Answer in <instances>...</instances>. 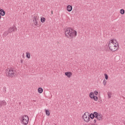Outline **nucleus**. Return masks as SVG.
<instances>
[{"instance_id":"obj_1","label":"nucleus","mask_w":125,"mask_h":125,"mask_svg":"<svg viewBox=\"0 0 125 125\" xmlns=\"http://www.w3.org/2000/svg\"><path fill=\"white\" fill-rule=\"evenodd\" d=\"M65 35L68 39H73L77 37V31L70 27L66 28L65 29Z\"/></svg>"},{"instance_id":"obj_2","label":"nucleus","mask_w":125,"mask_h":125,"mask_svg":"<svg viewBox=\"0 0 125 125\" xmlns=\"http://www.w3.org/2000/svg\"><path fill=\"white\" fill-rule=\"evenodd\" d=\"M8 71L6 73L7 77L9 78H13L15 77L16 75L15 73L16 72V70H15V68L14 67H11L10 68H8Z\"/></svg>"},{"instance_id":"obj_3","label":"nucleus","mask_w":125,"mask_h":125,"mask_svg":"<svg viewBox=\"0 0 125 125\" xmlns=\"http://www.w3.org/2000/svg\"><path fill=\"white\" fill-rule=\"evenodd\" d=\"M21 119V121L23 125H27L29 123V117L27 115H23L20 117Z\"/></svg>"},{"instance_id":"obj_4","label":"nucleus","mask_w":125,"mask_h":125,"mask_svg":"<svg viewBox=\"0 0 125 125\" xmlns=\"http://www.w3.org/2000/svg\"><path fill=\"white\" fill-rule=\"evenodd\" d=\"M108 46L111 51H116L118 49V47L116 45V44H113V43H109Z\"/></svg>"},{"instance_id":"obj_5","label":"nucleus","mask_w":125,"mask_h":125,"mask_svg":"<svg viewBox=\"0 0 125 125\" xmlns=\"http://www.w3.org/2000/svg\"><path fill=\"white\" fill-rule=\"evenodd\" d=\"M89 113L88 112H86L84 113L83 115L82 116L83 119H84V121L86 122V123H88L89 121H90V119H89Z\"/></svg>"},{"instance_id":"obj_6","label":"nucleus","mask_w":125,"mask_h":125,"mask_svg":"<svg viewBox=\"0 0 125 125\" xmlns=\"http://www.w3.org/2000/svg\"><path fill=\"white\" fill-rule=\"evenodd\" d=\"M15 31H17V28L15 25H13L12 27H10L8 28V32L10 34L12 32H15Z\"/></svg>"},{"instance_id":"obj_7","label":"nucleus","mask_w":125,"mask_h":125,"mask_svg":"<svg viewBox=\"0 0 125 125\" xmlns=\"http://www.w3.org/2000/svg\"><path fill=\"white\" fill-rule=\"evenodd\" d=\"M97 116V112H94L93 113H89V119H91V120H93L94 118Z\"/></svg>"},{"instance_id":"obj_8","label":"nucleus","mask_w":125,"mask_h":125,"mask_svg":"<svg viewBox=\"0 0 125 125\" xmlns=\"http://www.w3.org/2000/svg\"><path fill=\"white\" fill-rule=\"evenodd\" d=\"M109 43H113V44H116V46L119 47V43H118V42L115 39H112L111 41H109Z\"/></svg>"},{"instance_id":"obj_9","label":"nucleus","mask_w":125,"mask_h":125,"mask_svg":"<svg viewBox=\"0 0 125 125\" xmlns=\"http://www.w3.org/2000/svg\"><path fill=\"white\" fill-rule=\"evenodd\" d=\"M33 24L35 26H38V17L34 16L33 17Z\"/></svg>"},{"instance_id":"obj_10","label":"nucleus","mask_w":125,"mask_h":125,"mask_svg":"<svg viewBox=\"0 0 125 125\" xmlns=\"http://www.w3.org/2000/svg\"><path fill=\"white\" fill-rule=\"evenodd\" d=\"M95 118H96L98 120V121H101V120H102V118H103V116H102V114H101V113L97 112V117H96Z\"/></svg>"},{"instance_id":"obj_11","label":"nucleus","mask_w":125,"mask_h":125,"mask_svg":"<svg viewBox=\"0 0 125 125\" xmlns=\"http://www.w3.org/2000/svg\"><path fill=\"white\" fill-rule=\"evenodd\" d=\"M6 102L5 101H0V108H1L2 106H6Z\"/></svg>"},{"instance_id":"obj_12","label":"nucleus","mask_w":125,"mask_h":125,"mask_svg":"<svg viewBox=\"0 0 125 125\" xmlns=\"http://www.w3.org/2000/svg\"><path fill=\"white\" fill-rule=\"evenodd\" d=\"M64 75H65L66 77H67V78H71V77L72 76V73L70 71H68V72H65Z\"/></svg>"},{"instance_id":"obj_13","label":"nucleus","mask_w":125,"mask_h":125,"mask_svg":"<svg viewBox=\"0 0 125 125\" xmlns=\"http://www.w3.org/2000/svg\"><path fill=\"white\" fill-rule=\"evenodd\" d=\"M66 9L67 11H68V12H71V11H72L73 9V7L72 6V5H68L67 6Z\"/></svg>"},{"instance_id":"obj_14","label":"nucleus","mask_w":125,"mask_h":125,"mask_svg":"<svg viewBox=\"0 0 125 125\" xmlns=\"http://www.w3.org/2000/svg\"><path fill=\"white\" fill-rule=\"evenodd\" d=\"M0 15H1V16H4V15H5V11H4L3 9H0Z\"/></svg>"},{"instance_id":"obj_15","label":"nucleus","mask_w":125,"mask_h":125,"mask_svg":"<svg viewBox=\"0 0 125 125\" xmlns=\"http://www.w3.org/2000/svg\"><path fill=\"white\" fill-rule=\"evenodd\" d=\"M38 90L39 93H42V92L43 91V89H42V87H39Z\"/></svg>"},{"instance_id":"obj_16","label":"nucleus","mask_w":125,"mask_h":125,"mask_svg":"<svg viewBox=\"0 0 125 125\" xmlns=\"http://www.w3.org/2000/svg\"><path fill=\"white\" fill-rule=\"evenodd\" d=\"M91 99H93L94 101H97V100H98V97H97V96H93L91 97Z\"/></svg>"},{"instance_id":"obj_17","label":"nucleus","mask_w":125,"mask_h":125,"mask_svg":"<svg viewBox=\"0 0 125 125\" xmlns=\"http://www.w3.org/2000/svg\"><path fill=\"white\" fill-rule=\"evenodd\" d=\"M26 57L28 58V59H30L31 58V54L30 53H26Z\"/></svg>"},{"instance_id":"obj_18","label":"nucleus","mask_w":125,"mask_h":125,"mask_svg":"<svg viewBox=\"0 0 125 125\" xmlns=\"http://www.w3.org/2000/svg\"><path fill=\"white\" fill-rule=\"evenodd\" d=\"M45 112L46 116H49L50 115V113H49V110L47 109H45Z\"/></svg>"},{"instance_id":"obj_19","label":"nucleus","mask_w":125,"mask_h":125,"mask_svg":"<svg viewBox=\"0 0 125 125\" xmlns=\"http://www.w3.org/2000/svg\"><path fill=\"white\" fill-rule=\"evenodd\" d=\"M89 96L90 97V98L91 99V98L93 97V96H95V95H94V93L91 92L90 93L89 95Z\"/></svg>"},{"instance_id":"obj_20","label":"nucleus","mask_w":125,"mask_h":125,"mask_svg":"<svg viewBox=\"0 0 125 125\" xmlns=\"http://www.w3.org/2000/svg\"><path fill=\"white\" fill-rule=\"evenodd\" d=\"M45 18H41V21L42 22V23H44V22H45Z\"/></svg>"},{"instance_id":"obj_21","label":"nucleus","mask_w":125,"mask_h":125,"mask_svg":"<svg viewBox=\"0 0 125 125\" xmlns=\"http://www.w3.org/2000/svg\"><path fill=\"white\" fill-rule=\"evenodd\" d=\"M9 34H10V33H9V32H8V31L5 32L4 33L3 35L4 36V37H6V36H7V35H8Z\"/></svg>"},{"instance_id":"obj_22","label":"nucleus","mask_w":125,"mask_h":125,"mask_svg":"<svg viewBox=\"0 0 125 125\" xmlns=\"http://www.w3.org/2000/svg\"><path fill=\"white\" fill-rule=\"evenodd\" d=\"M120 13L121 14H125V10L123 9H121L120 10Z\"/></svg>"},{"instance_id":"obj_23","label":"nucleus","mask_w":125,"mask_h":125,"mask_svg":"<svg viewBox=\"0 0 125 125\" xmlns=\"http://www.w3.org/2000/svg\"><path fill=\"white\" fill-rule=\"evenodd\" d=\"M104 79H105V80H108V79L109 78L108 76V74L105 73L104 74Z\"/></svg>"},{"instance_id":"obj_24","label":"nucleus","mask_w":125,"mask_h":125,"mask_svg":"<svg viewBox=\"0 0 125 125\" xmlns=\"http://www.w3.org/2000/svg\"><path fill=\"white\" fill-rule=\"evenodd\" d=\"M107 95H108V98H111V95H112V94L111 93V92H108Z\"/></svg>"},{"instance_id":"obj_25","label":"nucleus","mask_w":125,"mask_h":125,"mask_svg":"<svg viewBox=\"0 0 125 125\" xmlns=\"http://www.w3.org/2000/svg\"><path fill=\"white\" fill-rule=\"evenodd\" d=\"M94 94H95V95H98V91L95 90L94 92Z\"/></svg>"},{"instance_id":"obj_26","label":"nucleus","mask_w":125,"mask_h":125,"mask_svg":"<svg viewBox=\"0 0 125 125\" xmlns=\"http://www.w3.org/2000/svg\"><path fill=\"white\" fill-rule=\"evenodd\" d=\"M104 85H106V80H104L103 81Z\"/></svg>"},{"instance_id":"obj_27","label":"nucleus","mask_w":125,"mask_h":125,"mask_svg":"<svg viewBox=\"0 0 125 125\" xmlns=\"http://www.w3.org/2000/svg\"><path fill=\"white\" fill-rule=\"evenodd\" d=\"M94 124H95V123H96V120H94Z\"/></svg>"},{"instance_id":"obj_28","label":"nucleus","mask_w":125,"mask_h":125,"mask_svg":"<svg viewBox=\"0 0 125 125\" xmlns=\"http://www.w3.org/2000/svg\"><path fill=\"white\" fill-rule=\"evenodd\" d=\"M21 63H23V60H21Z\"/></svg>"},{"instance_id":"obj_29","label":"nucleus","mask_w":125,"mask_h":125,"mask_svg":"<svg viewBox=\"0 0 125 125\" xmlns=\"http://www.w3.org/2000/svg\"><path fill=\"white\" fill-rule=\"evenodd\" d=\"M1 19V15H0V20Z\"/></svg>"},{"instance_id":"obj_30","label":"nucleus","mask_w":125,"mask_h":125,"mask_svg":"<svg viewBox=\"0 0 125 125\" xmlns=\"http://www.w3.org/2000/svg\"><path fill=\"white\" fill-rule=\"evenodd\" d=\"M99 101V102H102V100H100V101Z\"/></svg>"},{"instance_id":"obj_31","label":"nucleus","mask_w":125,"mask_h":125,"mask_svg":"<svg viewBox=\"0 0 125 125\" xmlns=\"http://www.w3.org/2000/svg\"><path fill=\"white\" fill-rule=\"evenodd\" d=\"M7 71H8L7 69H6V72H7Z\"/></svg>"}]
</instances>
